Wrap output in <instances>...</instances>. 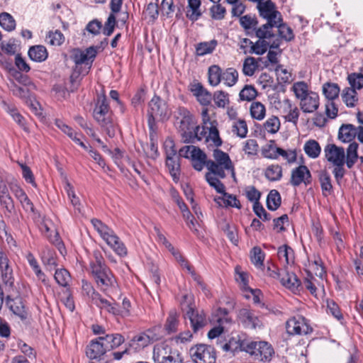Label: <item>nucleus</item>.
<instances>
[{"instance_id": "obj_1", "label": "nucleus", "mask_w": 363, "mask_h": 363, "mask_svg": "<svg viewBox=\"0 0 363 363\" xmlns=\"http://www.w3.org/2000/svg\"><path fill=\"white\" fill-rule=\"evenodd\" d=\"M174 124L185 143H194L203 139L196 116L186 107L179 106L173 112Z\"/></svg>"}, {"instance_id": "obj_2", "label": "nucleus", "mask_w": 363, "mask_h": 363, "mask_svg": "<svg viewBox=\"0 0 363 363\" xmlns=\"http://www.w3.org/2000/svg\"><path fill=\"white\" fill-rule=\"evenodd\" d=\"M92 116L109 138H112L116 135L117 124L113 121V112L104 94L98 96Z\"/></svg>"}, {"instance_id": "obj_3", "label": "nucleus", "mask_w": 363, "mask_h": 363, "mask_svg": "<svg viewBox=\"0 0 363 363\" xmlns=\"http://www.w3.org/2000/svg\"><path fill=\"white\" fill-rule=\"evenodd\" d=\"M237 345L233 350L235 351L239 348L240 351L249 353L255 360L269 361L274 353L271 345L264 341L256 342L250 340H239Z\"/></svg>"}, {"instance_id": "obj_4", "label": "nucleus", "mask_w": 363, "mask_h": 363, "mask_svg": "<svg viewBox=\"0 0 363 363\" xmlns=\"http://www.w3.org/2000/svg\"><path fill=\"white\" fill-rule=\"evenodd\" d=\"M213 157L214 160H208L207 163L208 169L214 175L223 179L226 177L225 171L230 172L233 177H235V169L229 155L219 149L213 150Z\"/></svg>"}, {"instance_id": "obj_5", "label": "nucleus", "mask_w": 363, "mask_h": 363, "mask_svg": "<svg viewBox=\"0 0 363 363\" xmlns=\"http://www.w3.org/2000/svg\"><path fill=\"white\" fill-rule=\"evenodd\" d=\"M170 111L167 102L155 95L148 103L147 124L150 130L155 128L156 122L168 120Z\"/></svg>"}, {"instance_id": "obj_6", "label": "nucleus", "mask_w": 363, "mask_h": 363, "mask_svg": "<svg viewBox=\"0 0 363 363\" xmlns=\"http://www.w3.org/2000/svg\"><path fill=\"white\" fill-rule=\"evenodd\" d=\"M202 125H200V133L203 135L206 143L211 141L216 147L221 146L223 141L219 135L218 122L216 120L211 121L208 115L207 108L202 110Z\"/></svg>"}, {"instance_id": "obj_7", "label": "nucleus", "mask_w": 363, "mask_h": 363, "mask_svg": "<svg viewBox=\"0 0 363 363\" xmlns=\"http://www.w3.org/2000/svg\"><path fill=\"white\" fill-rule=\"evenodd\" d=\"M153 359L155 363H182V357L177 350L165 343L156 345L153 349Z\"/></svg>"}, {"instance_id": "obj_8", "label": "nucleus", "mask_w": 363, "mask_h": 363, "mask_svg": "<svg viewBox=\"0 0 363 363\" xmlns=\"http://www.w3.org/2000/svg\"><path fill=\"white\" fill-rule=\"evenodd\" d=\"M191 359L195 363H215L216 352L213 347L205 344H198L189 350Z\"/></svg>"}, {"instance_id": "obj_9", "label": "nucleus", "mask_w": 363, "mask_h": 363, "mask_svg": "<svg viewBox=\"0 0 363 363\" xmlns=\"http://www.w3.org/2000/svg\"><path fill=\"white\" fill-rule=\"evenodd\" d=\"M166 166L174 182H178L180 176V157L172 140L166 142Z\"/></svg>"}, {"instance_id": "obj_10", "label": "nucleus", "mask_w": 363, "mask_h": 363, "mask_svg": "<svg viewBox=\"0 0 363 363\" xmlns=\"http://www.w3.org/2000/svg\"><path fill=\"white\" fill-rule=\"evenodd\" d=\"M257 8L259 16L267 21L273 23L282 22L281 14L276 9L275 4L271 0H259Z\"/></svg>"}, {"instance_id": "obj_11", "label": "nucleus", "mask_w": 363, "mask_h": 363, "mask_svg": "<svg viewBox=\"0 0 363 363\" xmlns=\"http://www.w3.org/2000/svg\"><path fill=\"white\" fill-rule=\"evenodd\" d=\"M237 320L246 329H257L262 327V322L255 312L247 308H243L238 311Z\"/></svg>"}, {"instance_id": "obj_12", "label": "nucleus", "mask_w": 363, "mask_h": 363, "mask_svg": "<svg viewBox=\"0 0 363 363\" xmlns=\"http://www.w3.org/2000/svg\"><path fill=\"white\" fill-rule=\"evenodd\" d=\"M286 329L289 335H307L313 331L307 320L301 315L288 320L286 323Z\"/></svg>"}, {"instance_id": "obj_13", "label": "nucleus", "mask_w": 363, "mask_h": 363, "mask_svg": "<svg viewBox=\"0 0 363 363\" xmlns=\"http://www.w3.org/2000/svg\"><path fill=\"white\" fill-rule=\"evenodd\" d=\"M96 54V49L93 46L84 50L79 48H74L72 50L71 59L77 65H88V68L90 69Z\"/></svg>"}, {"instance_id": "obj_14", "label": "nucleus", "mask_w": 363, "mask_h": 363, "mask_svg": "<svg viewBox=\"0 0 363 363\" xmlns=\"http://www.w3.org/2000/svg\"><path fill=\"white\" fill-rule=\"evenodd\" d=\"M184 318L189 319L194 333H197L207 323L206 315L203 310L195 309L189 307L184 315Z\"/></svg>"}, {"instance_id": "obj_15", "label": "nucleus", "mask_w": 363, "mask_h": 363, "mask_svg": "<svg viewBox=\"0 0 363 363\" xmlns=\"http://www.w3.org/2000/svg\"><path fill=\"white\" fill-rule=\"evenodd\" d=\"M97 287L106 294H108L116 286V278L110 270H106L104 273L94 278Z\"/></svg>"}, {"instance_id": "obj_16", "label": "nucleus", "mask_w": 363, "mask_h": 363, "mask_svg": "<svg viewBox=\"0 0 363 363\" xmlns=\"http://www.w3.org/2000/svg\"><path fill=\"white\" fill-rule=\"evenodd\" d=\"M324 152L325 158L333 164H345V152L343 147L335 144H328L325 147Z\"/></svg>"}, {"instance_id": "obj_17", "label": "nucleus", "mask_w": 363, "mask_h": 363, "mask_svg": "<svg viewBox=\"0 0 363 363\" xmlns=\"http://www.w3.org/2000/svg\"><path fill=\"white\" fill-rule=\"evenodd\" d=\"M291 184L294 186H298L303 183L306 186L311 182V174L308 168L305 165H300L292 169Z\"/></svg>"}, {"instance_id": "obj_18", "label": "nucleus", "mask_w": 363, "mask_h": 363, "mask_svg": "<svg viewBox=\"0 0 363 363\" xmlns=\"http://www.w3.org/2000/svg\"><path fill=\"white\" fill-rule=\"evenodd\" d=\"M0 272L3 282L12 286L14 282L13 272L7 255L0 251Z\"/></svg>"}, {"instance_id": "obj_19", "label": "nucleus", "mask_w": 363, "mask_h": 363, "mask_svg": "<svg viewBox=\"0 0 363 363\" xmlns=\"http://www.w3.org/2000/svg\"><path fill=\"white\" fill-rule=\"evenodd\" d=\"M281 111L286 121L291 122L294 125H297L300 112L298 107L290 99H286L282 101Z\"/></svg>"}, {"instance_id": "obj_20", "label": "nucleus", "mask_w": 363, "mask_h": 363, "mask_svg": "<svg viewBox=\"0 0 363 363\" xmlns=\"http://www.w3.org/2000/svg\"><path fill=\"white\" fill-rule=\"evenodd\" d=\"M90 272L93 278L104 273L106 270H110L105 263V259L99 251H94L93 258L89 263Z\"/></svg>"}, {"instance_id": "obj_21", "label": "nucleus", "mask_w": 363, "mask_h": 363, "mask_svg": "<svg viewBox=\"0 0 363 363\" xmlns=\"http://www.w3.org/2000/svg\"><path fill=\"white\" fill-rule=\"evenodd\" d=\"M155 340V339L154 337L143 333L134 336L126 345L130 348V352L133 351L136 352L147 347Z\"/></svg>"}, {"instance_id": "obj_22", "label": "nucleus", "mask_w": 363, "mask_h": 363, "mask_svg": "<svg viewBox=\"0 0 363 363\" xmlns=\"http://www.w3.org/2000/svg\"><path fill=\"white\" fill-rule=\"evenodd\" d=\"M91 303L100 309L104 310L113 315H118L120 313L118 304L113 300L110 301L103 298L99 292L97 294H95V296L91 300Z\"/></svg>"}, {"instance_id": "obj_23", "label": "nucleus", "mask_w": 363, "mask_h": 363, "mask_svg": "<svg viewBox=\"0 0 363 363\" xmlns=\"http://www.w3.org/2000/svg\"><path fill=\"white\" fill-rule=\"evenodd\" d=\"M99 341L103 343L106 351H111L118 348L125 342L124 337L119 333L107 334L99 337Z\"/></svg>"}, {"instance_id": "obj_24", "label": "nucleus", "mask_w": 363, "mask_h": 363, "mask_svg": "<svg viewBox=\"0 0 363 363\" xmlns=\"http://www.w3.org/2000/svg\"><path fill=\"white\" fill-rule=\"evenodd\" d=\"M300 108L304 113H313L319 107V96L315 91H311L300 101Z\"/></svg>"}, {"instance_id": "obj_25", "label": "nucleus", "mask_w": 363, "mask_h": 363, "mask_svg": "<svg viewBox=\"0 0 363 363\" xmlns=\"http://www.w3.org/2000/svg\"><path fill=\"white\" fill-rule=\"evenodd\" d=\"M106 352L99 337L91 340L86 347V354L90 359H100Z\"/></svg>"}, {"instance_id": "obj_26", "label": "nucleus", "mask_w": 363, "mask_h": 363, "mask_svg": "<svg viewBox=\"0 0 363 363\" xmlns=\"http://www.w3.org/2000/svg\"><path fill=\"white\" fill-rule=\"evenodd\" d=\"M191 91L202 106H208L212 100L211 94L201 83L191 85Z\"/></svg>"}, {"instance_id": "obj_27", "label": "nucleus", "mask_w": 363, "mask_h": 363, "mask_svg": "<svg viewBox=\"0 0 363 363\" xmlns=\"http://www.w3.org/2000/svg\"><path fill=\"white\" fill-rule=\"evenodd\" d=\"M6 304L9 309L22 320L27 319L28 313L25 310V306L21 298H11L10 296H7Z\"/></svg>"}, {"instance_id": "obj_28", "label": "nucleus", "mask_w": 363, "mask_h": 363, "mask_svg": "<svg viewBox=\"0 0 363 363\" xmlns=\"http://www.w3.org/2000/svg\"><path fill=\"white\" fill-rule=\"evenodd\" d=\"M91 223L94 228L98 232L101 238L106 242H109L116 234L107 225L97 218H92Z\"/></svg>"}, {"instance_id": "obj_29", "label": "nucleus", "mask_w": 363, "mask_h": 363, "mask_svg": "<svg viewBox=\"0 0 363 363\" xmlns=\"http://www.w3.org/2000/svg\"><path fill=\"white\" fill-rule=\"evenodd\" d=\"M190 158L191 165L195 170L200 172L205 166L207 167L208 162L207 156L200 148L194 147Z\"/></svg>"}, {"instance_id": "obj_30", "label": "nucleus", "mask_w": 363, "mask_h": 363, "mask_svg": "<svg viewBox=\"0 0 363 363\" xmlns=\"http://www.w3.org/2000/svg\"><path fill=\"white\" fill-rule=\"evenodd\" d=\"M279 280L283 286L293 291H298L301 284L297 276L292 272H285L284 274H281Z\"/></svg>"}, {"instance_id": "obj_31", "label": "nucleus", "mask_w": 363, "mask_h": 363, "mask_svg": "<svg viewBox=\"0 0 363 363\" xmlns=\"http://www.w3.org/2000/svg\"><path fill=\"white\" fill-rule=\"evenodd\" d=\"M213 321L218 325L224 326L230 325L233 323L229 311L225 308H218L213 314Z\"/></svg>"}, {"instance_id": "obj_32", "label": "nucleus", "mask_w": 363, "mask_h": 363, "mask_svg": "<svg viewBox=\"0 0 363 363\" xmlns=\"http://www.w3.org/2000/svg\"><path fill=\"white\" fill-rule=\"evenodd\" d=\"M28 54L31 60L38 62L45 61L48 56L46 48L40 45L30 47Z\"/></svg>"}, {"instance_id": "obj_33", "label": "nucleus", "mask_w": 363, "mask_h": 363, "mask_svg": "<svg viewBox=\"0 0 363 363\" xmlns=\"http://www.w3.org/2000/svg\"><path fill=\"white\" fill-rule=\"evenodd\" d=\"M250 258L251 262L257 269H261L262 271L264 270V261L265 259V253L259 247L255 246L252 248L250 252Z\"/></svg>"}, {"instance_id": "obj_34", "label": "nucleus", "mask_w": 363, "mask_h": 363, "mask_svg": "<svg viewBox=\"0 0 363 363\" xmlns=\"http://www.w3.org/2000/svg\"><path fill=\"white\" fill-rule=\"evenodd\" d=\"M275 26H277V23H273L271 21H267L266 23L260 27H256L255 30V36L259 39H270L274 36L272 29L275 28Z\"/></svg>"}, {"instance_id": "obj_35", "label": "nucleus", "mask_w": 363, "mask_h": 363, "mask_svg": "<svg viewBox=\"0 0 363 363\" xmlns=\"http://www.w3.org/2000/svg\"><path fill=\"white\" fill-rule=\"evenodd\" d=\"M357 133V129L351 124H344L342 125L338 133V138L342 141L350 142L352 140Z\"/></svg>"}, {"instance_id": "obj_36", "label": "nucleus", "mask_w": 363, "mask_h": 363, "mask_svg": "<svg viewBox=\"0 0 363 363\" xmlns=\"http://www.w3.org/2000/svg\"><path fill=\"white\" fill-rule=\"evenodd\" d=\"M179 325V314L175 310L170 311L164 324L166 331L169 334L176 333L178 330Z\"/></svg>"}, {"instance_id": "obj_37", "label": "nucleus", "mask_w": 363, "mask_h": 363, "mask_svg": "<svg viewBox=\"0 0 363 363\" xmlns=\"http://www.w3.org/2000/svg\"><path fill=\"white\" fill-rule=\"evenodd\" d=\"M5 110L24 131L29 132L25 118L18 112L15 106L5 104Z\"/></svg>"}, {"instance_id": "obj_38", "label": "nucleus", "mask_w": 363, "mask_h": 363, "mask_svg": "<svg viewBox=\"0 0 363 363\" xmlns=\"http://www.w3.org/2000/svg\"><path fill=\"white\" fill-rule=\"evenodd\" d=\"M201 5V0H188V8L186 17L191 21H197L202 15L200 10Z\"/></svg>"}, {"instance_id": "obj_39", "label": "nucleus", "mask_w": 363, "mask_h": 363, "mask_svg": "<svg viewBox=\"0 0 363 363\" xmlns=\"http://www.w3.org/2000/svg\"><path fill=\"white\" fill-rule=\"evenodd\" d=\"M260 60L261 58H258L257 60L253 57H247L244 60L242 65V72L244 75L247 77H252L254 75L259 67L258 60Z\"/></svg>"}, {"instance_id": "obj_40", "label": "nucleus", "mask_w": 363, "mask_h": 363, "mask_svg": "<svg viewBox=\"0 0 363 363\" xmlns=\"http://www.w3.org/2000/svg\"><path fill=\"white\" fill-rule=\"evenodd\" d=\"M340 91V86L336 83L326 82L323 85V93L328 101L337 99Z\"/></svg>"}, {"instance_id": "obj_41", "label": "nucleus", "mask_w": 363, "mask_h": 363, "mask_svg": "<svg viewBox=\"0 0 363 363\" xmlns=\"http://www.w3.org/2000/svg\"><path fill=\"white\" fill-rule=\"evenodd\" d=\"M176 259L180 263L181 266L186 268L187 271L191 274L194 281L200 286L201 289L204 291L206 289V285L202 281L200 276H199L193 269L192 267L188 263V262L179 254H177Z\"/></svg>"}, {"instance_id": "obj_42", "label": "nucleus", "mask_w": 363, "mask_h": 363, "mask_svg": "<svg viewBox=\"0 0 363 363\" xmlns=\"http://www.w3.org/2000/svg\"><path fill=\"white\" fill-rule=\"evenodd\" d=\"M208 82L213 86L218 85L223 77V72L218 65H212L208 68Z\"/></svg>"}, {"instance_id": "obj_43", "label": "nucleus", "mask_w": 363, "mask_h": 363, "mask_svg": "<svg viewBox=\"0 0 363 363\" xmlns=\"http://www.w3.org/2000/svg\"><path fill=\"white\" fill-rule=\"evenodd\" d=\"M303 150L305 153L310 158H317L321 152V147L319 143L315 140H309L306 142Z\"/></svg>"}, {"instance_id": "obj_44", "label": "nucleus", "mask_w": 363, "mask_h": 363, "mask_svg": "<svg viewBox=\"0 0 363 363\" xmlns=\"http://www.w3.org/2000/svg\"><path fill=\"white\" fill-rule=\"evenodd\" d=\"M218 45L216 40H211L208 42H202L196 47V53L199 56H203L212 53Z\"/></svg>"}, {"instance_id": "obj_45", "label": "nucleus", "mask_w": 363, "mask_h": 363, "mask_svg": "<svg viewBox=\"0 0 363 363\" xmlns=\"http://www.w3.org/2000/svg\"><path fill=\"white\" fill-rule=\"evenodd\" d=\"M107 245L110 246L113 251L120 257H125L128 254V250L124 243L117 236H113Z\"/></svg>"}, {"instance_id": "obj_46", "label": "nucleus", "mask_w": 363, "mask_h": 363, "mask_svg": "<svg viewBox=\"0 0 363 363\" xmlns=\"http://www.w3.org/2000/svg\"><path fill=\"white\" fill-rule=\"evenodd\" d=\"M264 176L271 182L279 181L282 177V168L279 164H271L266 168Z\"/></svg>"}, {"instance_id": "obj_47", "label": "nucleus", "mask_w": 363, "mask_h": 363, "mask_svg": "<svg viewBox=\"0 0 363 363\" xmlns=\"http://www.w3.org/2000/svg\"><path fill=\"white\" fill-rule=\"evenodd\" d=\"M342 99L343 102L347 105V106H355L358 101L357 91H355L354 89L348 87L345 88L342 90Z\"/></svg>"}, {"instance_id": "obj_48", "label": "nucleus", "mask_w": 363, "mask_h": 363, "mask_svg": "<svg viewBox=\"0 0 363 363\" xmlns=\"http://www.w3.org/2000/svg\"><path fill=\"white\" fill-rule=\"evenodd\" d=\"M281 195L277 190H271L267 198V206L270 211H276L281 205Z\"/></svg>"}, {"instance_id": "obj_49", "label": "nucleus", "mask_w": 363, "mask_h": 363, "mask_svg": "<svg viewBox=\"0 0 363 363\" xmlns=\"http://www.w3.org/2000/svg\"><path fill=\"white\" fill-rule=\"evenodd\" d=\"M358 145L356 143H350L347 149V155H345V163L347 167L352 168L357 160Z\"/></svg>"}, {"instance_id": "obj_50", "label": "nucleus", "mask_w": 363, "mask_h": 363, "mask_svg": "<svg viewBox=\"0 0 363 363\" xmlns=\"http://www.w3.org/2000/svg\"><path fill=\"white\" fill-rule=\"evenodd\" d=\"M291 91L294 93L295 96L300 101L311 91L309 89L308 84L303 81L294 83Z\"/></svg>"}, {"instance_id": "obj_51", "label": "nucleus", "mask_w": 363, "mask_h": 363, "mask_svg": "<svg viewBox=\"0 0 363 363\" xmlns=\"http://www.w3.org/2000/svg\"><path fill=\"white\" fill-rule=\"evenodd\" d=\"M277 255L279 259L280 260H284L286 264L294 262V250L287 245H284L278 248Z\"/></svg>"}, {"instance_id": "obj_52", "label": "nucleus", "mask_w": 363, "mask_h": 363, "mask_svg": "<svg viewBox=\"0 0 363 363\" xmlns=\"http://www.w3.org/2000/svg\"><path fill=\"white\" fill-rule=\"evenodd\" d=\"M223 197H218L217 199H215V201L218 203L220 206L221 205L220 201H223L226 207L230 206L237 208H241L240 201L236 198L235 196L226 193L225 191L223 193Z\"/></svg>"}, {"instance_id": "obj_53", "label": "nucleus", "mask_w": 363, "mask_h": 363, "mask_svg": "<svg viewBox=\"0 0 363 363\" xmlns=\"http://www.w3.org/2000/svg\"><path fill=\"white\" fill-rule=\"evenodd\" d=\"M250 114L251 116L256 120L261 121L262 120L266 113L265 106L259 101H254L251 104L250 106Z\"/></svg>"}, {"instance_id": "obj_54", "label": "nucleus", "mask_w": 363, "mask_h": 363, "mask_svg": "<svg viewBox=\"0 0 363 363\" xmlns=\"http://www.w3.org/2000/svg\"><path fill=\"white\" fill-rule=\"evenodd\" d=\"M0 26L7 31H12L16 28V21L13 17L6 12L0 13Z\"/></svg>"}, {"instance_id": "obj_55", "label": "nucleus", "mask_w": 363, "mask_h": 363, "mask_svg": "<svg viewBox=\"0 0 363 363\" xmlns=\"http://www.w3.org/2000/svg\"><path fill=\"white\" fill-rule=\"evenodd\" d=\"M238 72L235 68H228L223 72L222 80L224 82L225 84L228 86H232L238 82Z\"/></svg>"}, {"instance_id": "obj_56", "label": "nucleus", "mask_w": 363, "mask_h": 363, "mask_svg": "<svg viewBox=\"0 0 363 363\" xmlns=\"http://www.w3.org/2000/svg\"><path fill=\"white\" fill-rule=\"evenodd\" d=\"M240 26L247 31V34H250L248 30L253 29L255 31L258 24V21L256 17L247 14L240 18Z\"/></svg>"}, {"instance_id": "obj_57", "label": "nucleus", "mask_w": 363, "mask_h": 363, "mask_svg": "<svg viewBox=\"0 0 363 363\" xmlns=\"http://www.w3.org/2000/svg\"><path fill=\"white\" fill-rule=\"evenodd\" d=\"M269 48V43L266 41L265 39H259L252 44L250 49L248 50V52L250 54H256L258 55H262L265 53Z\"/></svg>"}, {"instance_id": "obj_58", "label": "nucleus", "mask_w": 363, "mask_h": 363, "mask_svg": "<svg viewBox=\"0 0 363 363\" xmlns=\"http://www.w3.org/2000/svg\"><path fill=\"white\" fill-rule=\"evenodd\" d=\"M321 189L324 195L330 194L333 191V185L331 184L330 176L326 171H323L320 174L319 177Z\"/></svg>"}, {"instance_id": "obj_59", "label": "nucleus", "mask_w": 363, "mask_h": 363, "mask_svg": "<svg viewBox=\"0 0 363 363\" xmlns=\"http://www.w3.org/2000/svg\"><path fill=\"white\" fill-rule=\"evenodd\" d=\"M257 96V91L252 85H245L240 91L239 96L241 101H251Z\"/></svg>"}, {"instance_id": "obj_60", "label": "nucleus", "mask_w": 363, "mask_h": 363, "mask_svg": "<svg viewBox=\"0 0 363 363\" xmlns=\"http://www.w3.org/2000/svg\"><path fill=\"white\" fill-rule=\"evenodd\" d=\"M56 282L62 286H67L70 281V274L65 269H56L54 275Z\"/></svg>"}, {"instance_id": "obj_61", "label": "nucleus", "mask_w": 363, "mask_h": 363, "mask_svg": "<svg viewBox=\"0 0 363 363\" xmlns=\"http://www.w3.org/2000/svg\"><path fill=\"white\" fill-rule=\"evenodd\" d=\"M347 80L350 84L351 89L355 91L360 90L363 88V74L362 73H352L348 75Z\"/></svg>"}, {"instance_id": "obj_62", "label": "nucleus", "mask_w": 363, "mask_h": 363, "mask_svg": "<svg viewBox=\"0 0 363 363\" xmlns=\"http://www.w3.org/2000/svg\"><path fill=\"white\" fill-rule=\"evenodd\" d=\"M275 28H278L279 35L282 39L286 41H291L294 40V35L293 30L286 24L279 22Z\"/></svg>"}, {"instance_id": "obj_63", "label": "nucleus", "mask_w": 363, "mask_h": 363, "mask_svg": "<svg viewBox=\"0 0 363 363\" xmlns=\"http://www.w3.org/2000/svg\"><path fill=\"white\" fill-rule=\"evenodd\" d=\"M212 99L219 108H225L230 103L228 94L221 90L215 91Z\"/></svg>"}, {"instance_id": "obj_64", "label": "nucleus", "mask_w": 363, "mask_h": 363, "mask_svg": "<svg viewBox=\"0 0 363 363\" xmlns=\"http://www.w3.org/2000/svg\"><path fill=\"white\" fill-rule=\"evenodd\" d=\"M280 125L281 123L279 118L273 116L265 121L263 126L264 130L268 133L274 134L279 131Z\"/></svg>"}]
</instances>
